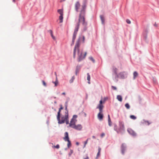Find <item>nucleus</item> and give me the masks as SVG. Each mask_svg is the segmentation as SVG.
<instances>
[{"label": "nucleus", "instance_id": "27", "mask_svg": "<svg viewBox=\"0 0 159 159\" xmlns=\"http://www.w3.org/2000/svg\"><path fill=\"white\" fill-rule=\"evenodd\" d=\"M75 77H74V76H73V77H72V78H71V80H70V83H72V82H73V81H74V80L75 79Z\"/></svg>", "mask_w": 159, "mask_h": 159}, {"label": "nucleus", "instance_id": "20", "mask_svg": "<svg viewBox=\"0 0 159 159\" xmlns=\"http://www.w3.org/2000/svg\"><path fill=\"white\" fill-rule=\"evenodd\" d=\"M59 19L60 20V23H62L63 22V16H59Z\"/></svg>", "mask_w": 159, "mask_h": 159}, {"label": "nucleus", "instance_id": "9", "mask_svg": "<svg viewBox=\"0 0 159 159\" xmlns=\"http://www.w3.org/2000/svg\"><path fill=\"white\" fill-rule=\"evenodd\" d=\"M127 131L129 134L133 136L134 137L136 136V133L133 130L130 128H128L127 129Z\"/></svg>", "mask_w": 159, "mask_h": 159}, {"label": "nucleus", "instance_id": "43", "mask_svg": "<svg viewBox=\"0 0 159 159\" xmlns=\"http://www.w3.org/2000/svg\"><path fill=\"white\" fill-rule=\"evenodd\" d=\"M76 144L77 145H78L79 144V143L78 142H76Z\"/></svg>", "mask_w": 159, "mask_h": 159}, {"label": "nucleus", "instance_id": "3", "mask_svg": "<svg viewBox=\"0 0 159 159\" xmlns=\"http://www.w3.org/2000/svg\"><path fill=\"white\" fill-rule=\"evenodd\" d=\"M105 100L103 102L102 100H101L99 101V103L98 105L97 108L99 109V112L98 114V118L100 120H102L103 119V115L102 114V109L103 107V106L102 104V103H104Z\"/></svg>", "mask_w": 159, "mask_h": 159}, {"label": "nucleus", "instance_id": "1", "mask_svg": "<svg viewBox=\"0 0 159 159\" xmlns=\"http://www.w3.org/2000/svg\"><path fill=\"white\" fill-rule=\"evenodd\" d=\"M86 7V5L85 2H84L83 3L81 8L80 3L78 1L76 2L75 5V11L77 12H80L78 22L79 23L82 22V24L84 27H85L87 25V23L85 21L84 17Z\"/></svg>", "mask_w": 159, "mask_h": 159}, {"label": "nucleus", "instance_id": "2", "mask_svg": "<svg viewBox=\"0 0 159 159\" xmlns=\"http://www.w3.org/2000/svg\"><path fill=\"white\" fill-rule=\"evenodd\" d=\"M80 43L79 40L76 42V43L75 45L73 52V57L74 58H75L76 52L77 53L78 55V61L80 62L82 60L84 59L85 57L87 52H85L84 56L82 55V51H80L79 50V47L80 46Z\"/></svg>", "mask_w": 159, "mask_h": 159}, {"label": "nucleus", "instance_id": "15", "mask_svg": "<svg viewBox=\"0 0 159 159\" xmlns=\"http://www.w3.org/2000/svg\"><path fill=\"white\" fill-rule=\"evenodd\" d=\"M87 80H88V83L89 84H90V76L89 73L87 74Z\"/></svg>", "mask_w": 159, "mask_h": 159}, {"label": "nucleus", "instance_id": "24", "mask_svg": "<svg viewBox=\"0 0 159 159\" xmlns=\"http://www.w3.org/2000/svg\"><path fill=\"white\" fill-rule=\"evenodd\" d=\"M80 69V67L79 66H76V73L75 74L76 75H77V72H78L79 69Z\"/></svg>", "mask_w": 159, "mask_h": 159}, {"label": "nucleus", "instance_id": "39", "mask_svg": "<svg viewBox=\"0 0 159 159\" xmlns=\"http://www.w3.org/2000/svg\"><path fill=\"white\" fill-rule=\"evenodd\" d=\"M117 70V69H116V68L115 69V73L116 74H117V73H116V71Z\"/></svg>", "mask_w": 159, "mask_h": 159}, {"label": "nucleus", "instance_id": "21", "mask_svg": "<svg viewBox=\"0 0 159 159\" xmlns=\"http://www.w3.org/2000/svg\"><path fill=\"white\" fill-rule=\"evenodd\" d=\"M52 83L55 84V86H57V85L58 83V81L57 79H57H56V81L55 82H52Z\"/></svg>", "mask_w": 159, "mask_h": 159}, {"label": "nucleus", "instance_id": "45", "mask_svg": "<svg viewBox=\"0 0 159 159\" xmlns=\"http://www.w3.org/2000/svg\"><path fill=\"white\" fill-rule=\"evenodd\" d=\"M67 106H66V110H67Z\"/></svg>", "mask_w": 159, "mask_h": 159}, {"label": "nucleus", "instance_id": "23", "mask_svg": "<svg viewBox=\"0 0 159 159\" xmlns=\"http://www.w3.org/2000/svg\"><path fill=\"white\" fill-rule=\"evenodd\" d=\"M125 106L127 109H129L130 108V106L128 103H126L125 105Z\"/></svg>", "mask_w": 159, "mask_h": 159}, {"label": "nucleus", "instance_id": "30", "mask_svg": "<svg viewBox=\"0 0 159 159\" xmlns=\"http://www.w3.org/2000/svg\"><path fill=\"white\" fill-rule=\"evenodd\" d=\"M73 151L72 150H70V152L69 153L68 155L69 157H70L72 154V153H73Z\"/></svg>", "mask_w": 159, "mask_h": 159}, {"label": "nucleus", "instance_id": "41", "mask_svg": "<svg viewBox=\"0 0 159 159\" xmlns=\"http://www.w3.org/2000/svg\"><path fill=\"white\" fill-rule=\"evenodd\" d=\"M89 159V157H88L87 156L86 157V158H85L84 159Z\"/></svg>", "mask_w": 159, "mask_h": 159}, {"label": "nucleus", "instance_id": "10", "mask_svg": "<svg viewBox=\"0 0 159 159\" xmlns=\"http://www.w3.org/2000/svg\"><path fill=\"white\" fill-rule=\"evenodd\" d=\"M120 130H123L124 129V122L122 121H119Z\"/></svg>", "mask_w": 159, "mask_h": 159}, {"label": "nucleus", "instance_id": "7", "mask_svg": "<svg viewBox=\"0 0 159 159\" xmlns=\"http://www.w3.org/2000/svg\"><path fill=\"white\" fill-rule=\"evenodd\" d=\"M77 117V116L76 115H74L72 118L71 119L70 123L69 124V126L71 127L72 126L75 125V123L77 121V120L76 119Z\"/></svg>", "mask_w": 159, "mask_h": 159}, {"label": "nucleus", "instance_id": "11", "mask_svg": "<svg viewBox=\"0 0 159 159\" xmlns=\"http://www.w3.org/2000/svg\"><path fill=\"white\" fill-rule=\"evenodd\" d=\"M125 148L126 146L125 144L124 143L122 144L121 146V152L123 154H124Z\"/></svg>", "mask_w": 159, "mask_h": 159}, {"label": "nucleus", "instance_id": "4", "mask_svg": "<svg viewBox=\"0 0 159 159\" xmlns=\"http://www.w3.org/2000/svg\"><path fill=\"white\" fill-rule=\"evenodd\" d=\"M68 111H67L66 112V114L65 116H62L61 117V119H60V116H59V119H57L58 121L59 124H62L66 122V124H69V120L68 118Z\"/></svg>", "mask_w": 159, "mask_h": 159}, {"label": "nucleus", "instance_id": "47", "mask_svg": "<svg viewBox=\"0 0 159 159\" xmlns=\"http://www.w3.org/2000/svg\"><path fill=\"white\" fill-rule=\"evenodd\" d=\"M150 123H149L148 122V125H149Z\"/></svg>", "mask_w": 159, "mask_h": 159}, {"label": "nucleus", "instance_id": "14", "mask_svg": "<svg viewBox=\"0 0 159 159\" xmlns=\"http://www.w3.org/2000/svg\"><path fill=\"white\" fill-rule=\"evenodd\" d=\"M57 12L60 14V16L63 15V10L62 9H58L57 10Z\"/></svg>", "mask_w": 159, "mask_h": 159}, {"label": "nucleus", "instance_id": "19", "mask_svg": "<svg viewBox=\"0 0 159 159\" xmlns=\"http://www.w3.org/2000/svg\"><path fill=\"white\" fill-rule=\"evenodd\" d=\"M100 17L102 21V24H104L105 19L103 16L101 15L100 16Z\"/></svg>", "mask_w": 159, "mask_h": 159}, {"label": "nucleus", "instance_id": "28", "mask_svg": "<svg viewBox=\"0 0 159 159\" xmlns=\"http://www.w3.org/2000/svg\"><path fill=\"white\" fill-rule=\"evenodd\" d=\"M42 82L43 85L45 87H46L47 86V84L45 83V81L43 80L42 81Z\"/></svg>", "mask_w": 159, "mask_h": 159}, {"label": "nucleus", "instance_id": "36", "mask_svg": "<svg viewBox=\"0 0 159 159\" xmlns=\"http://www.w3.org/2000/svg\"><path fill=\"white\" fill-rule=\"evenodd\" d=\"M55 75L56 76V79H57V73H56V72H55Z\"/></svg>", "mask_w": 159, "mask_h": 159}, {"label": "nucleus", "instance_id": "6", "mask_svg": "<svg viewBox=\"0 0 159 159\" xmlns=\"http://www.w3.org/2000/svg\"><path fill=\"white\" fill-rule=\"evenodd\" d=\"M64 134L65 137L63 138V139L65 141L68 142L67 147L68 148H69L71 146V144L69 140L68 133L67 132H66Z\"/></svg>", "mask_w": 159, "mask_h": 159}, {"label": "nucleus", "instance_id": "29", "mask_svg": "<svg viewBox=\"0 0 159 159\" xmlns=\"http://www.w3.org/2000/svg\"><path fill=\"white\" fill-rule=\"evenodd\" d=\"M89 139H88L87 140L84 142V147H85L86 146V144L87 143H88V140Z\"/></svg>", "mask_w": 159, "mask_h": 159}, {"label": "nucleus", "instance_id": "35", "mask_svg": "<svg viewBox=\"0 0 159 159\" xmlns=\"http://www.w3.org/2000/svg\"><path fill=\"white\" fill-rule=\"evenodd\" d=\"M104 135H105V134H104V133H103L102 134H101V137H103V136H104Z\"/></svg>", "mask_w": 159, "mask_h": 159}, {"label": "nucleus", "instance_id": "13", "mask_svg": "<svg viewBox=\"0 0 159 159\" xmlns=\"http://www.w3.org/2000/svg\"><path fill=\"white\" fill-rule=\"evenodd\" d=\"M101 148L100 147H98V152L97 153L96 159H98V158L99 157L100 155V152H101Z\"/></svg>", "mask_w": 159, "mask_h": 159}, {"label": "nucleus", "instance_id": "25", "mask_svg": "<svg viewBox=\"0 0 159 159\" xmlns=\"http://www.w3.org/2000/svg\"><path fill=\"white\" fill-rule=\"evenodd\" d=\"M130 118L133 120H135L136 119V117L134 115H131L130 116Z\"/></svg>", "mask_w": 159, "mask_h": 159}, {"label": "nucleus", "instance_id": "38", "mask_svg": "<svg viewBox=\"0 0 159 159\" xmlns=\"http://www.w3.org/2000/svg\"><path fill=\"white\" fill-rule=\"evenodd\" d=\"M108 120H109V121H110V120H111V118H110V115H108Z\"/></svg>", "mask_w": 159, "mask_h": 159}, {"label": "nucleus", "instance_id": "32", "mask_svg": "<svg viewBox=\"0 0 159 159\" xmlns=\"http://www.w3.org/2000/svg\"><path fill=\"white\" fill-rule=\"evenodd\" d=\"M108 125H109V126H111L112 125L111 122V120H110V121H109V120H108Z\"/></svg>", "mask_w": 159, "mask_h": 159}, {"label": "nucleus", "instance_id": "42", "mask_svg": "<svg viewBox=\"0 0 159 159\" xmlns=\"http://www.w3.org/2000/svg\"><path fill=\"white\" fill-rule=\"evenodd\" d=\"M92 138H93V139H95L96 138V137L95 136H92Z\"/></svg>", "mask_w": 159, "mask_h": 159}, {"label": "nucleus", "instance_id": "37", "mask_svg": "<svg viewBox=\"0 0 159 159\" xmlns=\"http://www.w3.org/2000/svg\"><path fill=\"white\" fill-rule=\"evenodd\" d=\"M84 40H85V37L84 36H83V43L84 42Z\"/></svg>", "mask_w": 159, "mask_h": 159}, {"label": "nucleus", "instance_id": "18", "mask_svg": "<svg viewBox=\"0 0 159 159\" xmlns=\"http://www.w3.org/2000/svg\"><path fill=\"white\" fill-rule=\"evenodd\" d=\"M124 73V72H122L119 74V76L122 79H124L125 78Z\"/></svg>", "mask_w": 159, "mask_h": 159}, {"label": "nucleus", "instance_id": "33", "mask_svg": "<svg viewBox=\"0 0 159 159\" xmlns=\"http://www.w3.org/2000/svg\"><path fill=\"white\" fill-rule=\"evenodd\" d=\"M126 22L128 24H130L131 23L130 21L128 19H127L126 20Z\"/></svg>", "mask_w": 159, "mask_h": 159}, {"label": "nucleus", "instance_id": "16", "mask_svg": "<svg viewBox=\"0 0 159 159\" xmlns=\"http://www.w3.org/2000/svg\"><path fill=\"white\" fill-rule=\"evenodd\" d=\"M138 74L136 71H134L133 73V78L134 79L138 76Z\"/></svg>", "mask_w": 159, "mask_h": 159}, {"label": "nucleus", "instance_id": "31", "mask_svg": "<svg viewBox=\"0 0 159 159\" xmlns=\"http://www.w3.org/2000/svg\"><path fill=\"white\" fill-rule=\"evenodd\" d=\"M89 59L90 60H91L93 62H94L95 60L92 57H89Z\"/></svg>", "mask_w": 159, "mask_h": 159}, {"label": "nucleus", "instance_id": "22", "mask_svg": "<svg viewBox=\"0 0 159 159\" xmlns=\"http://www.w3.org/2000/svg\"><path fill=\"white\" fill-rule=\"evenodd\" d=\"M49 31L50 32V34L52 38V39H53L55 40V37L53 36V35L52 31L51 30H50Z\"/></svg>", "mask_w": 159, "mask_h": 159}, {"label": "nucleus", "instance_id": "12", "mask_svg": "<svg viewBox=\"0 0 159 159\" xmlns=\"http://www.w3.org/2000/svg\"><path fill=\"white\" fill-rule=\"evenodd\" d=\"M63 108V107H62V106L61 105V107L59 109V111L57 113V119H59V116H60V112L61 111V110Z\"/></svg>", "mask_w": 159, "mask_h": 159}, {"label": "nucleus", "instance_id": "17", "mask_svg": "<svg viewBox=\"0 0 159 159\" xmlns=\"http://www.w3.org/2000/svg\"><path fill=\"white\" fill-rule=\"evenodd\" d=\"M117 99L120 102H121L122 100V98L121 96L118 95L117 96Z\"/></svg>", "mask_w": 159, "mask_h": 159}, {"label": "nucleus", "instance_id": "40", "mask_svg": "<svg viewBox=\"0 0 159 159\" xmlns=\"http://www.w3.org/2000/svg\"><path fill=\"white\" fill-rule=\"evenodd\" d=\"M62 94L65 95L66 94V93L65 92H63L62 93Z\"/></svg>", "mask_w": 159, "mask_h": 159}, {"label": "nucleus", "instance_id": "26", "mask_svg": "<svg viewBox=\"0 0 159 159\" xmlns=\"http://www.w3.org/2000/svg\"><path fill=\"white\" fill-rule=\"evenodd\" d=\"M52 148H56L57 149H58L60 148V146L59 144H57L56 146H54L52 147Z\"/></svg>", "mask_w": 159, "mask_h": 159}, {"label": "nucleus", "instance_id": "44", "mask_svg": "<svg viewBox=\"0 0 159 159\" xmlns=\"http://www.w3.org/2000/svg\"><path fill=\"white\" fill-rule=\"evenodd\" d=\"M65 0H61V2H62V1H64Z\"/></svg>", "mask_w": 159, "mask_h": 159}, {"label": "nucleus", "instance_id": "46", "mask_svg": "<svg viewBox=\"0 0 159 159\" xmlns=\"http://www.w3.org/2000/svg\"><path fill=\"white\" fill-rule=\"evenodd\" d=\"M13 2H15V0H13Z\"/></svg>", "mask_w": 159, "mask_h": 159}, {"label": "nucleus", "instance_id": "8", "mask_svg": "<svg viewBox=\"0 0 159 159\" xmlns=\"http://www.w3.org/2000/svg\"><path fill=\"white\" fill-rule=\"evenodd\" d=\"M71 127L77 130H81L82 128V126L81 125L79 124L77 125H75Z\"/></svg>", "mask_w": 159, "mask_h": 159}, {"label": "nucleus", "instance_id": "5", "mask_svg": "<svg viewBox=\"0 0 159 159\" xmlns=\"http://www.w3.org/2000/svg\"><path fill=\"white\" fill-rule=\"evenodd\" d=\"M80 23H79V22H78L77 25H76L75 29L74 30V32L73 34V38H72V44H73L75 41V39L76 38V37L77 34V32L78 30L79 27V25H80Z\"/></svg>", "mask_w": 159, "mask_h": 159}, {"label": "nucleus", "instance_id": "34", "mask_svg": "<svg viewBox=\"0 0 159 159\" xmlns=\"http://www.w3.org/2000/svg\"><path fill=\"white\" fill-rule=\"evenodd\" d=\"M111 87L112 88V89L114 90H116V87L115 86H112Z\"/></svg>", "mask_w": 159, "mask_h": 159}]
</instances>
